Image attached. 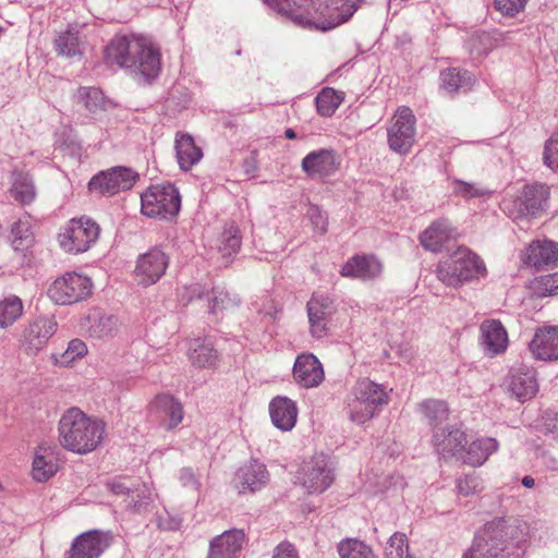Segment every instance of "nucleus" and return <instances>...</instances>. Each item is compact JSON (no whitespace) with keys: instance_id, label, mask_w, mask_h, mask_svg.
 Segmentation results:
<instances>
[{"instance_id":"nucleus-41","label":"nucleus","mask_w":558,"mask_h":558,"mask_svg":"<svg viewBox=\"0 0 558 558\" xmlns=\"http://www.w3.org/2000/svg\"><path fill=\"white\" fill-rule=\"evenodd\" d=\"M23 314L22 300L16 295H10L0 301V328L11 326Z\"/></svg>"},{"instance_id":"nucleus-55","label":"nucleus","mask_w":558,"mask_h":558,"mask_svg":"<svg viewBox=\"0 0 558 558\" xmlns=\"http://www.w3.org/2000/svg\"><path fill=\"white\" fill-rule=\"evenodd\" d=\"M527 0H495V8L504 15L514 16L525 8Z\"/></svg>"},{"instance_id":"nucleus-64","label":"nucleus","mask_w":558,"mask_h":558,"mask_svg":"<svg viewBox=\"0 0 558 558\" xmlns=\"http://www.w3.org/2000/svg\"><path fill=\"white\" fill-rule=\"evenodd\" d=\"M355 1H356V3L359 4V2H360L361 0H355Z\"/></svg>"},{"instance_id":"nucleus-1","label":"nucleus","mask_w":558,"mask_h":558,"mask_svg":"<svg viewBox=\"0 0 558 558\" xmlns=\"http://www.w3.org/2000/svg\"><path fill=\"white\" fill-rule=\"evenodd\" d=\"M108 63L133 71L144 83L154 80L160 71V54L144 40L116 36L106 48Z\"/></svg>"},{"instance_id":"nucleus-46","label":"nucleus","mask_w":558,"mask_h":558,"mask_svg":"<svg viewBox=\"0 0 558 558\" xmlns=\"http://www.w3.org/2000/svg\"><path fill=\"white\" fill-rule=\"evenodd\" d=\"M77 98L89 112L95 113L98 110L104 109L105 98L99 88L81 87L77 93Z\"/></svg>"},{"instance_id":"nucleus-58","label":"nucleus","mask_w":558,"mask_h":558,"mask_svg":"<svg viewBox=\"0 0 558 558\" xmlns=\"http://www.w3.org/2000/svg\"><path fill=\"white\" fill-rule=\"evenodd\" d=\"M126 478H117L108 483L110 490L116 495H126L129 498L134 494V484H129Z\"/></svg>"},{"instance_id":"nucleus-42","label":"nucleus","mask_w":558,"mask_h":558,"mask_svg":"<svg viewBox=\"0 0 558 558\" xmlns=\"http://www.w3.org/2000/svg\"><path fill=\"white\" fill-rule=\"evenodd\" d=\"M420 411L427 418L429 425L434 426V430L439 428L442 422L448 420L449 409L444 401L426 400L420 404Z\"/></svg>"},{"instance_id":"nucleus-26","label":"nucleus","mask_w":558,"mask_h":558,"mask_svg":"<svg viewBox=\"0 0 558 558\" xmlns=\"http://www.w3.org/2000/svg\"><path fill=\"white\" fill-rule=\"evenodd\" d=\"M338 168L336 153L332 149H318L307 154L302 160V169L310 177H327Z\"/></svg>"},{"instance_id":"nucleus-47","label":"nucleus","mask_w":558,"mask_h":558,"mask_svg":"<svg viewBox=\"0 0 558 558\" xmlns=\"http://www.w3.org/2000/svg\"><path fill=\"white\" fill-rule=\"evenodd\" d=\"M241 246V236L239 229L234 226L226 228L219 239V251L222 257H230L236 253Z\"/></svg>"},{"instance_id":"nucleus-8","label":"nucleus","mask_w":558,"mask_h":558,"mask_svg":"<svg viewBox=\"0 0 558 558\" xmlns=\"http://www.w3.org/2000/svg\"><path fill=\"white\" fill-rule=\"evenodd\" d=\"M415 125L416 118L412 109L405 106L398 108L387 129L389 148L397 154L407 155L415 142Z\"/></svg>"},{"instance_id":"nucleus-3","label":"nucleus","mask_w":558,"mask_h":558,"mask_svg":"<svg viewBox=\"0 0 558 558\" xmlns=\"http://www.w3.org/2000/svg\"><path fill=\"white\" fill-rule=\"evenodd\" d=\"M279 13L287 15L296 25L304 28L329 31L347 22L357 10L355 0H327L329 3L319 4L315 13L295 10L291 0H264Z\"/></svg>"},{"instance_id":"nucleus-44","label":"nucleus","mask_w":558,"mask_h":558,"mask_svg":"<svg viewBox=\"0 0 558 558\" xmlns=\"http://www.w3.org/2000/svg\"><path fill=\"white\" fill-rule=\"evenodd\" d=\"M338 551L341 558H376L372 548L357 539L341 542Z\"/></svg>"},{"instance_id":"nucleus-10","label":"nucleus","mask_w":558,"mask_h":558,"mask_svg":"<svg viewBox=\"0 0 558 558\" xmlns=\"http://www.w3.org/2000/svg\"><path fill=\"white\" fill-rule=\"evenodd\" d=\"M92 280L77 272L57 278L48 289V296L57 304H73L92 294Z\"/></svg>"},{"instance_id":"nucleus-29","label":"nucleus","mask_w":558,"mask_h":558,"mask_svg":"<svg viewBox=\"0 0 558 558\" xmlns=\"http://www.w3.org/2000/svg\"><path fill=\"white\" fill-rule=\"evenodd\" d=\"M507 385L508 390L522 402L534 397L538 390L535 372L532 369L512 371Z\"/></svg>"},{"instance_id":"nucleus-12","label":"nucleus","mask_w":558,"mask_h":558,"mask_svg":"<svg viewBox=\"0 0 558 558\" xmlns=\"http://www.w3.org/2000/svg\"><path fill=\"white\" fill-rule=\"evenodd\" d=\"M138 179V173L131 168L114 167L92 178L89 190L101 195H114L130 190Z\"/></svg>"},{"instance_id":"nucleus-37","label":"nucleus","mask_w":558,"mask_h":558,"mask_svg":"<svg viewBox=\"0 0 558 558\" xmlns=\"http://www.w3.org/2000/svg\"><path fill=\"white\" fill-rule=\"evenodd\" d=\"M441 86L449 94L466 90L472 84V75L468 71L448 69L441 72Z\"/></svg>"},{"instance_id":"nucleus-7","label":"nucleus","mask_w":558,"mask_h":558,"mask_svg":"<svg viewBox=\"0 0 558 558\" xmlns=\"http://www.w3.org/2000/svg\"><path fill=\"white\" fill-rule=\"evenodd\" d=\"M181 196L172 184L151 185L141 194L142 214L158 219H168L178 215Z\"/></svg>"},{"instance_id":"nucleus-56","label":"nucleus","mask_w":558,"mask_h":558,"mask_svg":"<svg viewBox=\"0 0 558 558\" xmlns=\"http://www.w3.org/2000/svg\"><path fill=\"white\" fill-rule=\"evenodd\" d=\"M307 216L310 220L312 221V225L314 227V230L318 232L319 234H324L327 232L328 227V219L323 214L320 208L316 205L310 206L307 210Z\"/></svg>"},{"instance_id":"nucleus-61","label":"nucleus","mask_w":558,"mask_h":558,"mask_svg":"<svg viewBox=\"0 0 558 558\" xmlns=\"http://www.w3.org/2000/svg\"><path fill=\"white\" fill-rule=\"evenodd\" d=\"M243 168H244L245 173H247V174L255 172V170L257 169V163H256L255 157L251 156L250 158H246L243 161Z\"/></svg>"},{"instance_id":"nucleus-53","label":"nucleus","mask_w":558,"mask_h":558,"mask_svg":"<svg viewBox=\"0 0 558 558\" xmlns=\"http://www.w3.org/2000/svg\"><path fill=\"white\" fill-rule=\"evenodd\" d=\"M484 488L482 478L475 474H466L457 481V489L463 496H471L482 492Z\"/></svg>"},{"instance_id":"nucleus-16","label":"nucleus","mask_w":558,"mask_h":558,"mask_svg":"<svg viewBox=\"0 0 558 558\" xmlns=\"http://www.w3.org/2000/svg\"><path fill=\"white\" fill-rule=\"evenodd\" d=\"M111 541L109 532L93 530L82 533L73 541L69 558H99Z\"/></svg>"},{"instance_id":"nucleus-54","label":"nucleus","mask_w":558,"mask_h":558,"mask_svg":"<svg viewBox=\"0 0 558 558\" xmlns=\"http://www.w3.org/2000/svg\"><path fill=\"white\" fill-rule=\"evenodd\" d=\"M543 160L548 168L558 171V130L546 141Z\"/></svg>"},{"instance_id":"nucleus-38","label":"nucleus","mask_w":558,"mask_h":558,"mask_svg":"<svg viewBox=\"0 0 558 558\" xmlns=\"http://www.w3.org/2000/svg\"><path fill=\"white\" fill-rule=\"evenodd\" d=\"M11 245L16 252H26L33 246L34 235L28 220H17L11 227Z\"/></svg>"},{"instance_id":"nucleus-15","label":"nucleus","mask_w":558,"mask_h":558,"mask_svg":"<svg viewBox=\"0 0 558 558\" xmlns=\"http://www.w3.org/2000/svg\"><path fill=\"white\" fill-rule=\"evenodd\" d=\"M169 257L159 248H151L137 258L135 278L140 284L156 283L166 272Z\"/></svg>"},{"instance_id":"nucleus-23","label":"nucleus","mask_w":558,"mask_h":558,"mask_svg":"<svg viewBox=\"0 0 558 558\" xmlns=\"http://www.w3.org/2000/svg\"><path fill=\"white\" fill-rule=\"evenodd\" d=\"M383 264L374 255H355L351 257L341 268L343 277L361 280H373L380 276Z\"/></svg>"},{"instance_id":"nucleus-63","label":"nucleus","mask_w":558,"mask_h":558,"mask_svg":"<svg viewBox=\"0 0 558 558\" xmlns=\"http://www.w3.org/2000/svg\"><path fill=\"white\" fill-rule=\"evenodd\" d=\"M284 135L289 140H294L296 137V133L292 129H287Z\"/></svg>"},{"instance_id":"nucleus-5","label":"nucleus","mask_w":558,"mask_h":558,"mask_svg":"<svg viewBox=\"0 0 558 558\" xmlns=\"http://www.w3.org/2000/svg\"><path fill=\"white\" fill-rule=\"evenodd\" d=\"M486 271L484 262L465 246H460L448 258L438 263L437 278L446 286L457 288Z\"/></svg>"},{"instance_id":"nucleus-14","label":"nucleus","mask_w":558,"mask_h":558,"mask_svg":"<svg viewBox=\"0 0 558 558\" xmlns=\"http://www.w3.org/2000/svg\"><path fill=\"white\" fill-rule=\"evenodd\" d=\"M310 333L320 339L328 336V324L331 320L336 306L333 301L325 295H313L306 304Z\"/></svg>"},{"instance_id":"nucleus-52","label":"nucleus","mask_w":558,"mask_h":558,"mask_svg":"<svg viewBox=\"0 0 558 558\" xmlns=\"http://www.w3.org/2000/svg\"><path fill=\"white\" fill-rule=\"evenodd\" d=\"M214 296L209 301V311L216 314L218 310H227L236 306L240 300L236 295L231 296L228 292L214 289Z\"/></svg>"},{"instance_id":"nucleus-6","label":"nucleus","mask_w":558,"mask_h":558,"mask_svg":"<svg viewBox=\"0 0 558 558\" xmlns=\"http://www.w3.org/2000/svg\"><path fill=\"white\" fill-rule=\"evenodd\" d=\"M527 534L529 526L524 521L514 517H502L487 522L476 536L497 548L517 551L518 548H523Z\"/></svg>"},{"instance_id":"nucleus-40","label":"nucleus","mask_w":558,"mask_h":558,"mask_svg":"<svg viewBox=\"0 0 558 558\" xmlns=\"http://www.w3.org/2000/svg\"><path fill=\"white\" fill-rule=\"evenodd\" d=\"M12 195L21 204H29L36 196L32 178L27 173H15L13 178Z\"/></svg>"},{"instance_id":"nucleus-17","label":"nucleus","mask_w":558,"mask_h":558,"mask_svg":"<svg viewBox=\"0 0 558 558\" xmlns=\"http://www.w3.org/2000/svg\"><path fill=\"white\" fill-rule=\"evenodd\" d=\"M433 445L438 456L445 461L461 460L466 445V435L454 427L437 428L434 430Z\"/></svg>"},{"instance_id":"nucleus-57","label":"nucleus","mask_w":558,"mask_h":558,"mask_svg":"<svg viewBox=\"0 0 558 558\" xmlns=\"http://www.w3.org/2000/svg\"><path fill=\"white\" fill-rule=\"evenodd\" d=\"M205 292V289L199 283H194L189 287H184L179 294L180 303L184 306L193 302L196 299H201Z\"/></svg>"},{"instance_id":"nucleus-22","label":"nucleus","mask_w":558,"mask_h":558,"mask_svg":"<svg viewBox=\"0 0 558 558\" xmlns=\"http://www.w3.org/2000/svg\"><path fill=\"white\" fill-rule=\"evenodd\" d=\"M269 474L266 466L257 460H252L241 466L235 475L236 487L240 494L254 493L262 489L268 482Z\"/></svg>"},{"instance_id":"nucleus-24","label":"nucleus","mask_w":558,"mask_h":558,"mask_svg":"<svg viewBox=\"0 0 558 558\" xmlns=\"http://www.w3.org/2000/svg\"><path fill=\"white\" fill-rule=\"evenodd\" d=\"M244 542L245 534L243 530L226 531L210 542L208 558H235Z\"/></svg>"},{"instance_id":"nucleus-30","label":"nucleus","mask_w":558,"mask_h":558,"mask_svg":"<svg viewBox=\"0 0 558 558\" xmlns=\"http://www.w3.org/2000/svg\"><path fill=\"white\" fill-rule=\"evenodd\" d=\"M59 469L54 449L51 446L40 445L33 460L32 475L36 482H47Z\"/></svg>"},{"instance_id":"nucleus-13","label":"nucleus","mask_w":558,"mask_h":558,"mask_svg":"<svg viewBox=\"0 0 558 558\" xmlns=\"http://www.w3.org/2000/svg\"><path fill=\"white\" fill-rule=\"evenodd\" d=\"M299 480L308 494L324 493L333 482V473L326 457L316 456L305 462Z\"/></svg>"},{"instance_id":"nucleus-27","label":"nucleus","mask_w":558,"mask_h":558,"mask_svg":"<svg viewBox=\"0 0 558 558\" xmlns=\"http://www.w3.org/2000/svg\"><path fill=\"white\" fill-rule=\"evenodd\" d=\"M57 323L52 317H36L25 330V341L32 352L39 351L56 332Z\"/></svg>"},{"instance_id":"nucleus-25","label":"nucleus","mask_w":558,"mask_h":558,"mask_svg":"<svg viewBox=\"0 0 558 558\" xmlns=\"http://www.w3.org/2000/svg\"><path fill=\"white\" fill-rule=\"evenodd\" d=\"M530 350L538 360H558V327L538 329L530 342Z\"/></svg>"},{"instance_id":"nucleus-62","label":"nucleus","mask_w":558,"mask_h":558,"mask_svg":"<svg viewBox=\"0 0 558 558\" xmlns=\"http://www.w3.org/2000/svg\"><path fill=\"white\" fill-rule=\"evenodd\" d=\"M522 485L526 488H532L535 485V480L532 476H524L522 478Z\"/></svg>"},{"instance_id":"nucleus-50","label":"nucleus","mask_w":558,"mask_h":558,"mask_svg":"<svg viewBox=\"0 0 558 558\" xmlns=\"http://www.w3.org/2000/svg\"><path fill=\"white\" fill-rule=\"evenodd\" d=\"M386 558H412L408 551L407 536L403 533H395L386 547Z\"/></svg>"},{"instance_id":"nucleus-11","label":"nucleus","mask_w":558,"mask_h":558,"mask_svg":"<svg viewBox=\"0 0 558 558\" xmlns=\"http://www.w3.org/2000/svg\"><path fill=\"white\" fill-rule=\"evenodd\" d=\"M549 187L545 184H526L513 201L511 215L513 219L536 218L546 211Z\"/></svg>"},{"instance_id":"nucleus-59","label":"nucleus","mask_w":558,"mask_h":558,"mask_svg":"<svg viewBox=\"0 0 558 558\" xmlns=\"http://www.w3.org/2000/svg\"><path fill=\"white\" fill-rule=\"evenodd\" d=\"M272 558H299V555L293 545L281 543L276 547Z\"/></svg>"},{"instance_id":"nucleus-2","label":"nucleus","mask_w":558,"mask_h":558,"mask_svg":"<svg viewBox=\"0 0 558 558\" xmlns=\"http://www.w3.org/2000/svg\"><path fill=\"white\" fill-rule=\"evenodd\" d=\"M61 446L74 453L85 454L94 451L102 441L106 424L92 417L78 408L65 411L58 426Z\"/></svg>"},{"instance_id":"nucleus-45","label":"nucleus","mask_w":558,"mask_h":558,"mask_svg":"<svg viewBox=\"0 0 558 558\" xmlns=\"http://www.w3.org/2000/svg\"><path fill=\"white\" fill-rule=\"evenodd\" d=\"M87 353L86 344L80 339H73L68 343V348L60 354H54V364L59 366H70L76 359L83 357Z\"/></svg>"},{"instance_id":"nucleus-9","label":"nucleus","mask_w":558,"mask_h":558,"mask_svg":"<svg viewBox=\"0 0 558 558\" xmlns=\"http://www.w3.org/2000/svg\"><path fill=\"white\" fill-rule=\"evenodd\" d=\"M99 226L92 219H72L59 234L60 246L71 254L88 251L99 236Z\"/></svg>"},{"instance_id":"nucleus-43","label":"nucleus","mask_w":558,"mask_h":558,"mask_svg":"<svg viewBox=\"0 0 558 558\" xmlns=\"http://www.w3.org/2000/svg\"><path fill=\"white\" fill-rule=\"evenodd\" d=\"M315 100L318 113L323 117H330L338 109L343 97L333 88L325 87Z\"/></svg>"},{"instance_id":"nucleus-28","label":"nucleus","mask_w":558,"mask_h":558,"mask_svg":"<svg viewBox=\"0 0 558 558\" xmlns=\"http://www.w3.org/2000/svg\"><path fill=\"white\" fill-rule=\"evenodd\" d=\"M272 424L283 432L291 430L298 417V408L294 401L287 397H276L269 404Z\"/></svg>"},{"instance_id":"nucleus-35","label":"nucleus","mask_w":558,"mask_h":558,"mask_svg":"<svg viewBox=\"0 0 558 558\" xmlns=\"http://www.w3.org/2000/svg\"><path fill=\"white\" fill-rule=\"evenodd\" d=\"M88 333L96 339L113 337L119 329V319L112 314L95 312L88 316Z\"/></svg>"},{"instance_id":"nucleus-18","label":"nucleus","mask_w":558,"mask_h":558,"mask_svg":"<svg viewBox=\"0 0 558 558\" xmlns=\"http://www.w3.org/2000/svg\"><path fill=\"white\" fill-rule=\"evenodd\" d=\"M292 373L294 380L304 388L318 387L325 379L323 364L313 353L298 355Z\"/></svg>"},{"instance_id":"nucleus-20","label":"nucleus","mask_w":558,"mask_h":558,"mask_svg":"<svg viewBox=\"0 0 558 558\" xmlns=\"http://www.w3.org/2000/svg\"><path fill=\"white\" fill-rule=\"evenodd\" d=\"M82 27L78 24H70L56 36L53 45L58 56L66 59H80L83 56L85 40L82 36Z\"/></svg>"},{"instance_id":"nucleus-39","label":"nucleus","mask_w":558,"mask_h":558,"mask_svg":"<svg viewBox=\"0 0 558 558\" xmlns=\"http://www.w3.org/2000/svg\"><path fill=\"white\" fill-rule=\"evenodd\" d=\"M190 351V361L194 366L206 368L216 365L218 355L210 343L195 341Z\"/></svg>"},{"instance_id":"nucleus-32","label":"nucleus","mask_w":558,"mask_h":558,"mask_svg":"<svg viewBox=\"0 0 558 558\" xmlns=\"http://www.w3.org/2000/svg\"><path fill=\"white\" fill-rule=\"evenodd\" d=\"M175 151L180 168L185 171L190 170L203 157L202 149L195 145L190 134H177Z\"/></svg>"},{"instance_id":"nucleus-21","label":"nucleus","mask_w":558,"mask_h":558,"mask_svg":"<svg viewBox=\"0 0 558 558\" xmlns=\"http://www.w3.org/2000/svg\"><path fill=\"white\" fill-rule=\"evenodd\" d=\"M481 345L489 356L505 352L508 345V333L500 320L487 319L481 324Z\"/></svg>"},{"instance_id":"nucleus-34","label":"nucleus","mask_w":558,"mask_h":558,"mask_svg":"<svg viewBox=\"0 0 558 558\" xmlns=\"http://www.w3.org/2000/svg\"><path fill=\"white\" fill-rule=\"evenodd\" d=\"M523 551V548H518L517 551H507L475 536L472 547L463 554V558H520Z\"/></svg>"},{"instance_id":"nucleus-19","label":"nucleus","mask_w":558,"mask_h":558,"mask_svg":"<svg viewBox=\"0 0 558 558\" xmlns=\"http://www.w3.org/2000/svg\"><path fill=\"white\" fill-rule=\"evenodd\" d=\"M458 236L457 229L446 218H440L432 222V225L420 235L421 245L430 252H440L445 245L456 240Z\"/></svg>"},{"instance_id":"nucleus-33","label":"nucleus","mask_w":558,"mask_h":558,"mask_svg":"<svg viewBox=\"0 0 558 558\" xmlns=\"http://www.w3.org/2000/svg\"><path fill=\"white\" fill-rule=\"evenodd\" d=\"M558 260V244L544 240L533 242L529 247L527 263L536 268L554 265Z\"/></svg>"},{"instance_id":"nucleus-48","label":"nucleus","mask_w":558,"mask_h":558,"mask_svg":"<svg viewBox=\"0 0 558 558\" xmlns=\"http://www.w3.org/2000/svg\"><path fill=\"white\" fill-rule=\"evenodd\" d=\"M452 184L453 193L464 199L482 197L492 193L486 186L477 183H469L462 180H454Z\"/></svg>"},{"instance_id":"nucleus-49","label":"nucleus","mask_w":558,"mask_h":558,"mask_svg":"<svg viewBox=\"0 0 558 558\" xmlns=\"http://www.w3.org/2000/svg\"><path fill=\"white\" fill-rule=\"evenodd\" d=\"M537 296L545 298L558 294V272L541 276L533 282Z\"/></svg>"},{"instance_id":"nucleus-60","label":"nucleus","mask_w":558,"mask_h":558,"mask_svg":"<svg viewBox=\"0 0 558 558\" xmlns=\"http://www.w3.org/2000/svg\"><path fill=\"white\" fill-rule=\"evenodd\" d=\"M180 480L184 485L195 486L197 484L193 471L189 468H184L180 471Z\"/></svg>"},{"instance_id":"nucleus-4","label":"nucleus","mask_w":558,"mask_h":558,"mask_svg":"<svg viewBox=\"0 0 558 558\" xmlns=\"http://www.w3.org/2000/svg\"><path fill=\"white\" fill-rule=\"evenodd\" d=\"M389 402V396L383 385L368 378L359 379L345 400V411L355 424H364Z\"/></svg>"},{"instance_id":"nucleus-31","label":"nucleus","mask_w":558,"mask_h":558,"mask_svg":"<svg viewBox=\"0 0 558 558\" xmlns=\"http://www.w3.org/2000/svg\"><path fill=\"white\" fill-rule=\"evenodd\" d=\"M498 441L492 437H485L474 440L468 449H463L461 461L472 466L482 465L492 453L497 451Z\"/></svg>"},{"instance_id":"nucleus-51","label":"nucleus","mask_w":558,"mask_h":558,"mask_svg":"<svg viewBox=\"0 0 558 558\" xmlns=\"http://www.w3.org/2000/svg\"><path fill=\"white\" fill-rule=\"evenodd\" d=\"M130 499L129 506L135 512L145 511L151 501V492L145 484L134 485V494H131Z\"/></svg>"},{"instance_id":"nucleus-36","label":"nucleus","mask_w":558,"mask_h":558,"mask_svg":"<svg viewBox=\"0 0 558 558\" xmlns=\"http://www.w3.org/2000/svg\"><path fill=\"white\" fill-rule=\"evenodd\" d=\"M154 407L168 418L167 427L169 429L177 427L183 418L182 404L169 395H160L154 401Z\"/></svg>"}]
</instances>
